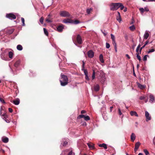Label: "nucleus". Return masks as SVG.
Here are the masks:
<instances>
[{"label":"nucleus","mask_w":155,"mask_h":155,"mask_svg":"<svg viewBox=\"0 0 155 155\" xmlns=\"http://www.w3.org/2000/svg\"><path fill=\"white\" fill-rule=\"evenodd\" d=\"M139 48H137L136 50V51L137 53H139Z\"/></svg>","instance_id":"0e129e2a"},{"label":"nucleus","mask_w":155,"mask_h":155,"mask_svg":"<svg viewBox=\"0 0 155 155\" xmlns=\"http://www.w3.org/2000/svg\"><path fill=\"white\" fill-rule=\"evenodd\" d=\"M77 41L78 43L79 44H82V41L81 36L79 35H78L76 38Z\"/></svg>","instance_id":"423d86ee"},{"label":"nucleus","mask_w":155,"mask_h":155,"mask_svg":"<svg viewBox=\"0 0 155 155\" xmlns=\"http://www.w3.org/2000/svg\"><path fill=\"white\" fill-rule=\"evenodd\" d=\"M110 36L111 39L112 41H115V37L114 36L113 34H110Z\"/></svg>","instance_id":"c9c22d12"},{"label":"nucleus","mask_w":155,"mask_h":155,"mask_svg":"<svg viewBox=\"0 0 155 155\" xmlns=\"http://www.w3.org/2000/svg\"><path fill=\"white\" fill-rule=\"evenodd\" d=\"M83 71L85 75L88 74V71L86 69H83Z\"/></svg>","instance_id":"49530a36"},{"label":"nucleus","mask_w":155,"mask_h":155,"mask_svg":"<svg viewBox=\"0 0 155 155\" xmlns=\"http://www.w3.org/2000/svg\"><path fill=\"white\" fill-rule=\"evenodd\" d=\"M99 146L101 147H103L105 149H107V148L106 144L104 143H103L102 144H99Z\"/></svg>","instance_id":"4be33fe9"},{"label":"nucleus","mask_w":155,"mask_h":155,"mask_svg":"<svg viewBox=\"0 0 155 155\" xmlns=\"http://www.w3.org/2000/svg\"><path fill=\"white\" fill-rule=\"evenodd\" d=\"M60 14L61 16L63 17H69L70 15L68 12L64 11H61Z\"/></svg>","instance_id":"20e7f679"},{"label":"nucleus","mask_w":155,"mask_h":155,"mask_svg":"<svg viewBox=\"0 0 155 155\" xmlns=\"http://www.w3.org/2000/svg\"><path fill=\"white\" fill-rule=\"evenodd\" d=\"M86 111L84 110H82L81 111V114H85L86 113Z\"/></svg>","instance_id":"680f3d73"},{"label":"nucleus","mask_w":155,"mask_h":155,"mask_svg":"<svg viewBox=\"0 0 155 155\" xmlns=\"http://www.w3.org/2000/svg\"><path fill=\"white\" fill-rule=\"evenodd\" d=\"M3 116H4V120H5V121L8 123H9V120H5L7 117V116L6 115H3Z\"/></svg>","instance_id":"f704fd0d"},{"label":"nucleus","mask_w":155,"mask_h":155,"mask_svg":"<svg viewBox=\"0 0 155 155\" xmlns=\"http://www.w3.org/2000/svg\"><path fill=\"white\" fill-rule=\"evenodd\" d=\"M137 85L138 87L141 89L144 88L146 87L145 85H142L139 83H137Z\"/></svg>","instance_id":"412c9836"},{"label":"nucleus","mask_w":155,"mask_h":155,"mask_svg":"<svg viewBox=\"0 0 155 155\" xmlns=\"http://www.w3.org/2000/svg\"><path fill=\"white\" fill-rule=\"evenodd\" d=\"M140 145V143L139 142H137L135 144V147L138 149Z\"/></svg>","instance_id":"c85d7f7f"},{"label":"nucleus","mask_w":155,"mask_h":155,"mask_svg":"<svg viewBox=\"0 0 155 155\" xmlns=\"http://www.w3.org/2000/svg\"><path fill=\"white\" fill-rule=\"evenodd\" d=\"M59 81L61 83V85L62 86L66 85L68 83V78L66 76L64 75L61 74Z\"/></svg>","instance_id":"f257e3e1"},{"label":"nucleus","mask_w":155,"mask_h":155,"mask_svg":"<svg viewBox=\"0 0 155 155\" xmlns=\"http://www.w3.org/2000/svg\"><path fill=\"white\" fill-rule=\"evenodd\" d=\"M139 10L142 14H143L145 11L149 12V9L147 7H145L144 8H140Z\"/></svg>","instance_id":"6e6552de"},{"label":"nucleus","mask_w":155,"mask_h":155,"mask_svg":"<svg viewBox=\"0 0 155 155\" xmlns=\"http://www.w3.org/2000/svg\"><path fill=\"white\" fill-rule=\"evenodd\" d=\"M2 140L4 143H7L8 141V139L7 137H3L2 138Z\"/></svg>","instance_id":"6ab92c4d"},{"label":"nucleus","mask_w":155,"mask_h":155,"mask_svg":"<svg viewBox=\"0 0 155 155\" xmlns=\"http://www.w3.org/2000/svg\"><path fill=\"white\" fill-rule=\"evenodd\" d=\"M140 100H143L145 98V97L143 96H142L140 97Z\"/></svg>","instance_id":"13d9d810"},{"label":"nucleus","mask_w":155,"mask_h":155,"mask_svg":"<svg viewBox=\"0 0 155 155\" xmlns=\"http://www.w3.org/2000/svg\"><path fill=\"white\" fill-rule=\"evenodd\" d=\"M92 80H94L95 78V72L94 70H93V72L91 76Z\"/></svg>","instance_id":"473e14b6"},{"label":"nucleus","mask_w":155,"mask_h":155,"mask_svg":"<svg viewBox=\"0 0 155 155\" xmlns=\"http://www.w3.org/2000/svg\"><path fill=\"white\" fill-rule=\"evenodd\" d=\"M68 143V142L67 141H64L63 143V146H66Z\"/></svg>","instance_id":"052dcab7"},{"label":"nucleus","mask_w":155,"mask_h":155,"mask_svg":"<svg viewBox=\"0 0 155 155\" xmlns=\"http://www.w3.org/2000/svg\"><path fill=\"white\" fill-rule=\"evenodd\" d=\"M137 58L138 59L139 61H140L141 60V58L140 56L139 55V53H137Z\"/></svg>","instance_id":"e433bc0d"},{"label":"nucleus","mask_w":155,"mask_h":155,"mask_svg":"<svg viewBox=\"0 0 155 155\" xmlns=\"http://www.w3.org/2000/svg\"><path fill=\"white\" fill-rule=\"evenodd\" d=\"M94 90L95 91H97L99 90V86L97 84L94 86Z\"/></svg>","instance_id":"393cba45"},{"label":"nucleus","mask_w":155,"mask_h":155,"mask_svg":"<svg viewBox=\"0 0 155 155\" xmlns=\"http://www.w3.org/2000/svg\"><path fill=\"white\" fill-rule=\"evenodd\" d=\"M63 23H65V24H67L68 23H73V21L70 19H69V18L64 19V20H63Z\"/></svg>","instance_id":"ddd939ff"},{"label":"nucleus","mask_w":155,"mask_h":155,"mask_svg":"<svg viewBox=\"0 0 155 155\" xmlns=\"http://www.w3.org/2000/svg\"><path fill=\"white\" fill-rule=\"evenodd\" d=\"M92 10V9L91 8L90 9H87L86 10V12L87 13L89 14H90L91 11Z\"/></svg>","instance_id":"a19ab883"},{"label":"nucleus","mask_w":155,"mask_h":155,"mask_svg":"<svg viewBox=\"0 0 155 155\" xmlns=\"http://www.w3.org/2000/svg\"><path fill=\"white\" fill-rule=\"evenodd\" d=\"M110 44L107 42H106V47L107 48H109L110 47Z\"/></svg>","instance_id":"c03bdc74"},{"label":"nucleus","mask_w":155,"mask_h":155,"mask_svg":"<svg viewBox=\"0 0 155 155\" xmlns=\"http://www.w3.org/2000/svg\"><path fill=\"white\" fill-rule=\"evenodd\" d=\"M50 14L48 15V18H46L45 21L48 23H51L52 22V21L51 19H50Z\"/></svg>","instance_id":"aec40b11"},{"label":"nucleus","mask_w":155,"mask_h":155,"mask_svg":"<svg viewBox=\"0 0 155 155\" xmlns=\"http://www.w3.org/2000/svg\"><path fill=\"white\" fill-rule=\"evenodd\" d=\"M84 118V119L86 121L89 120L90 119V118L88 116H85Z\"/></svg>","instance_id":"58836bf2"},{"label":"nucleus","mask_w":155,"mask_h":155,"mask_svg":"<svg viewBox=\"0 0 155 155\" xmlns=\"http://www.w3.org/2000/svg\"><path fill=\"white\" fill-rule=\"evenodd\" d=\"M119 6H120L119 8H120V9L121 10H123L124 8V6L121 3H119Z\"/></svg>","instance_id":"7c9ffc66"},{"label":"nucleus","mask_w":155,"mask_h":155,"mask_svg":"<svg viewBox=\"0 0 155 155\" xmlns=\"http://www.w3.org/2000/svg\"><path fill=\"white\" fill-rule=\"evenodd\" d=\"M147 56L148 57L149 56L147 55H146L144 56L143 58V61H145L147 60Z\"/></svg>","instance_id":"37998d69"},{"label":"nucleus","mask_w":155,"mask_h":155,"mask_svg":"<svg viewBox=\"0 0 155 155\" xmlns=\"http://www.w3.org/2000/svg\"><path fill=\"white\" fill-rule=\"evenodd\" d=\"M43 30H44V33L45 34L46 36H48V32L47 30V29L45 28H43Z\"/></svg>","instance_id":"2f4dec72"},{"label":"nucleus","mask_w":155,"mask_h":155,"mask_svg":"<svg viewBox=\"0 0 155 155\" xmlns=\"http://www.w3.org/2000/svg\"><path fill=\"white\" fill-rule=\"evenodd\" d=\"M14 29H8L7 30V32L8 34H11L14 32Z\"/></svg>","instance_id":"5701e85b"},{"label":"nucleus","mask_w":155,"mask_h":155,"mask_svg":"<svg viewBox=\"0 0 155 155\" xmlns=\"http://www.w3.org/2000/svg\"><path fill=\"white\" fill-rule=\"evenodd\" d=\"M130 114L132 116H135L136 117H138V115L136 111H131L130 112Z\"/></svg>","instance_id":"f3484780"},{"label":"nucleus","mask_w":155,"mask_h":155,"mask_svg":"<svg viewBox=\"0 0 155 155\" xmlns=\"http://www.w3.org/2000/svg\"><path fill=\"white\" fill-rule=\"evenodd\" d=\"M136 138V136L135 134L134 133H132L131 136H130V139L133 142H134Z\"/></svg>","instance_id":"a211bd4d"},{"label":"nucleus","mask_w":155,"mask_h":155,"mask_svg":"<svg viewBox=\"0 0 155 155\" xmlns=\"http://www.w3.org/2000/svg\"><path fill=\"white\" fill-rule=\"evenodd\" d=\"M8 55L10 58H12L13 57V53L12 51H9L8 53Z\"/></svg>","instance_id":"c756f323"},{"label":"nucleus","mask_w":155,"mask_h":155,"mask_svg":"<svg viewBox=\"0 0 155 155\" xmlns=\"http://www.w3.org/2000/svg\"><path fill=\"white\" fill-rule=\"evenodd\" d=\"M150 32L147 31H146L143 35L144 38L145 39H147L149 35Z\"/></svg>","instance_id":"f8f14e48"},{"label":"nucleus","mask_w":155,"mask_h":155,"mask_svg":"<svg viewBox=\"0 0 155 155\" xmlns=\"http://www.w3.org/2000/svg\"><path fill=\"white\" fill-rule=\"evenodd\" d=\"M85 78L86 80H87V81H89V77H88V74L87 75H85Z\"/></svg>","instance_id":"5fc2aeb1"},{"label":"nucleus","mask_w":155,"mask_h":155,"mask_svg":"<svg viewBox=\"0 0 155 155\" xmlns=\"http://www.w3.org/2000/svg\"><path fill=\"white\" fill-rule=\"evenodd\" d=\"M148 41H146V42H145V44L144 45L145 46H146V45H147V44L148 43Z\"/></svg>","instance_id":"e2e57ef3"},{"label":"nucleus","mask_w":155,"mask_h":155,"mask_svg":"<svg viewBox=\"0 0 155 155\" xmlns=\"http://www.w3.org/2000/svg\"><path fill=\"white\" fill-rule=\"evenodd\" d=\"M145 46L144 45H143L142 47H141L140 49V50H139V51H140V54L141 53V51L142 50V49L144 48L145 47Z\"/></svg>","instance_id":"4d7b16f0"},{"label":"nucleus","mask_w":155,"mask_h":155,"mask_svg":"<svg viewBox=\"0 0 155 155\" xmlns=\"http://www.w3.org/2000/svg\"><path fill=\"white\" fill-rule=\"evenodd\" d=\"M0 101L2 103L5 104V102L4 100L0 97Z\"/></svg>","instance_id":"8fccbe9b"},{"label":"nucleus","mask_w":155,"mask_h":155,"mask_svg":"<svg viewBox=\"0 0 155 155\" xmlns=\"http://www.w3.org/2000/svg\"><path fill=\"white\" fill-rule=\"evenodd\" d=\"M118 13V15H117L116 19L117 20L119 21V22H120L121 21V17H120V13L119 12H117Z\"/></svg>","instance_id":"dca6fc26"},{"label":"nucleus","mask_w":155,"mask_h":155,"mask_svg":"<svg viewBox=\"0 0 155 155\" xmlns=\"http://www.w3.org/2000/svg\"><path fill=\"white\" fill-rule=\"evenodd\" d=\"M80 23V21L77 20H75L74 22V23L75 24H78Z\"/></svg>","instance_id":"3c124183"},{"label":"nucleus","mask_w":155,"mask_h":155,"mask_svg":"<svg viewBox=\"0 0 155 155\" xmlns=\"http://www.w3.org/2000/svg\"><path fill=\"white\" fill-rule=\"evenodd\" d=\"M87 55L89 58H92L94 56V52L92 50H90L87 52Z\"/></svg>","instance_id":"9d476101"},{"label":"nucleus","mask_w":155,"mask_h":155,"mask_svg":"<svg viewBox=\"0 0 155 155\" xmlns=\"http://www.w3.org/2000/svg\"><path fill=\"white\" fill-rule=\"evenodd\" d=\"M20 63V61H16L14 64V66L15 67H17L19 65V64Z\"/></svg>","instance_id":"cd10ccee"},{"label":"nucleus","mask_w":155,"mask_h":155,"mask_svg":"<svg viewBox=\"0 0 155 155\" xmlns=\"http://www.w3.org/2000/svg\"><path fill=\"white\" fill-rule=\"evenodd\" d=\"M21 21L22 23V26H25V23L24 18H21Z\"/></svg>","instance_id":"ea45409f"},{"label":"nucleus","mask_w":155,"mask_h":155,"mask_svg":"<svg viewBox=\"0 0 155 155\" xmlns=\"http://www.w3.org/2000/svg\"><path fill=\"white\" fill-rule=\"evenodd\" d=\"M112 44L113 45H114V47L117 46V44L116 42L115 41H112Z\"/></svg>","instance_id":"864d4df0"},{"label":"nucleus","mask_w":155,"mask_h":155,"mask_svg":"<svg viewBox=\"0 0 155 155\" xmlns=\"http://www.w3.org/2000/svg\"><path fill=\"white\" fill-rule=\"evenodd\" d=\"M102 32L103 33L104 36H106L107 34V32L105 31H103L102 30H101Z\"/></svg>","instance_id":"de8ad7c7"},{"label":"nucleus","mask_w":155,"mask_h":155,"mask_svg":"<svg viewBox=\"0 0 155 155\" xmlns=\"http://www.w3.org/2000/svg\"><path fill=\"white\" fill-rule=\"evenodd\" d=\"M143 152L146 155H148L149 154V152L147 149H144L143 150Z\"/></svg>","instance_id":"4c0bfd02"},{"label":"nucleus","mask_w":155,"mask_h":155,"mask_svg":"<svg viewBox=\"0 0 155 155\" xmlns=\"http://www.w3.org/2000/svg\"><path fill=\"white\" fill-rule=\"evenodd\" d=\"M44 18L43 17L39 19L40 22L41 24H43V23Z\"/></svg>","instance_id":"79ce46f5"},{"label":"nucleus","mask_w":155,"mask_h":155,"mask_svg":"<svg viewBox=\"0 0 155 155\" xmlns=\"http://www.w3.org/2000/svg\"><path fill=\"white\" fill-rule=\"evenodd\" d=\"M17 49L19 51H21L23 49L22 46L20 45H18L17 46Z\"/></svg>","instance_id":"b1692460"},{"label":"nucleus","mask_w":155,"mask_h":155,"mask_svg":"<svg viewBox=\"0 0 155 155\" xmlns=\"http://www.w3.org/2000/svg\"><path fill=\"white\" fill-rule=\"evenodd\" d=\"M82 125L83 126H86V122H84L83 124H82Z\"/></svg>","instance_id":"338daca9"},{"label":"nucleus","mask_w":155,"mask_h":155,"mask_svg":"<svg viewBox=\"0 0 155 155\" xmlns=\"http://www.w3.org/2000/svg\"><path fill=\"white\" fill-rule=\"evenodd\" d=\"M131 31H134L135 29V27L134 25L130 26L129 27Z\"/></svg>","instance_id":"72a5a7b5"},{"label":"nucleus","mask_w":155,"mask_h":155,"mask_svg":"<svg viewBox=\"0 0 155 155\" xmlns=\"http://www.w3.org/2000/svg\"><path fill=\"white\" fill-rule=\"evenodd\" d=\"M99 59L100 61L102 63H104V60L103 58V56L102 54H101L99 56Z\"/></svg>","instance_id":"a878e982"},{"label":"nucleus","mask_w":155,"mask_h":155,"mask_svg":"<svg viewBox=\"0 0 155 155\" xmlns=\"http://www.w3.org/2000/svg\"><path fill=\"white\" fill-rule=\"evenodd\" d=\"M150 101L151 103H153L155 102V97L151 94L150 95Z\"/></svg>","instance_id":"9b49d317"},{"label":"nucleus","mask_w":155,"mask_h":155,"mask_svg":"<svg viewBox=\"0 0 155 155\" xmlns=\"http://www.w3.org/2000/svg\"><path fill=\"white\" fill-rule=\"evenodd\" d=\"M119 3H112L110 5V10L112 11H115L117 10L119 8Z\"/></svg>","instance_id":"f03ea898"},{"label":"nucleus","mask_w":155,"mask_h":155,"mask_svg":"<svg viewBox=\"0 0 155 155\" xmlns=\"http://www.w3.org/2000/svg\"><path fill=\"white\" fill-rule=\"evenodd\" d=\"M11 102L13 103L15 105H18L20 103V100L19 99L17 98L13 101V102L11 101Z\"/></svg>","instance_id":"2eb2a0df"},{"label":"nucleus","mask_w":155,"mask_h":155,"mask_svg":"<svg viewBox=\"0 0 155 155\" xmlns=\"http://www.w3.org/2000/svg\"><path fill=\"white\" fill-rule=\"evenodd\" d=\"M100 73L101 74V82L103 84H104L105 81H106V78H105V76L104 73L101 71H99Z\"/></svg>","instance_id":"7ed1b4c3"},{"label":"nucleus","mask_w":155,"mask_h":155,"mask_svg":"<svg viewBox=\"0 0 155 155\" xmlns=\"http://www.w3.org/2000/svg\"><path fill=\"white\" fill-rule=\"evenodd\" d=\"M10 71L13 74V75H15L16 74H15V72H14V71L12 70V69L10 67Z\"/></svg>","instance_id":"603ef678"},{"label":"nucleus","mask_w":155,"mask_h":155,"mask_svg":"<svg viewBox=\"0 0 155 155\" xmlns=\"http://www.w3.org/2000/svg\"><path fill=\"white\" fill-rule=\"evenodd\" d=\"M8 110H9V111L11 113H12L13 111V110H12V109L11 108H8Z\"/></svg>","instance_id":"bf43d9fd"},{"label":"nucleus","mask_w":155,"mask_h":155,"mask_svg":"<svg viewBox=\"0 0 155 155\" xmlns=\"http://www.w3.org/2000/svg\"><path fill=\"white\" fill-rule=\"evenodd\" d=\"M87 145L89 147L90 149H93L94 148V145L93 144H91L89 143H87Z\"/></svg>","instance_id":"bb28decb"},{"label":"nucleus","mask_w":155,"mask_h":155,"mask_svg":"<svg viewBox=\"0 0 155 155\" xmlns=\"http://www.w3.org/2000/svg\"><path fill=\"white\" fill-rule=\"evenodd\" d=\"M118 113L120 115H121L122 114V113L120 108H118Z\"/></svg>","instance_id":"6e6d98bb"},{"label":"nucleus","mask_w":155,"mask_h":155,"mask_svg":"<svg viewBox=\"0 0 155 155\" xmlns=\"http://www.w3.org/2000/svg\"><path fill=\"white\" fill-rule=\"evenodd\" d=\"M85 115L83 114H81L78 117V118H84L85 117Z\"/></svg>","instance_id":"09e8293b"},{"label":"nucleus","mask_w":155,"mask_h":155,"mask_svg":"<svg viewBox=\"0 0 155 155\" xmlns=\"http://www.w3.org/2000/svg\"><path fill=\"white\" fill-rule=\"evenodd\" d=\"M73 154V153L71 150L68 153V150H66L63 151L61 155H72Z\"/></svg>","instance_id":"0eeeda50"},{"label":"nucleus","mask_w":155,"mask_h":155,"mask_svg":"<svg viewBox=\"0 0 155 155\" xmlns=\"http://www.w3.org/2000/svg\"><path fill=\"white\" fill-rule=\"evenodd\" d=\"M6 17L10 20L15 19L16 18V16L12 13L7 14Z\"/></svg>","instance_id":"39448f33"},{"label":"nucleus","mask_w":155,"mask_h":155,"mask_svg":"<svg viewBox=\"0 0 155 155\" xmlns=\"http://www.w3.org/2000/svg\"><path fill=\"white\" fill-rule=\"evenodd\" d=\"M114 48L115 52H117V46L114 47Z\"/></svg>","instance_id":"69168bd1"},{"label":"nucleus","mask_w":155,"mask_h":155,"mask_svg":"<svg viewBox=\"0 0 155 155\" xmlns=\"http://www.w3.org/2000/svg\"><path fill=\"white\" fill-rule=\"evenodd\" d=\"M126 56L127 57V58L129 59H130V56H129V55L128 54H126Z\"/></svg>","instance_id":"774afa93"},{"label":"nucleus","mask_w":155,"mask_h":155,"mask_svg":"<svg viewBox=\"0 0 155 155\" xmlns=\"http://www.w3.org/2000/svg\"><path fill=\"white\" fill-rule=\"evenodd\" d=\"M154 51H155V50L154 49H150L149 50V51H148L147 53H149L151 52H153Z\"/></svg>","instance_id":"a18cd8bd"},{"label":"nucleus","mask_w":155,"mask_h":155,"mask_svg":"<svg viewBox=\"0 0 155 155\" xmlns=\"http://www.w3.org/2000/svg\"><path fill=\"white\" fill-rule=\"evenodd\" d=\"M145 116L146 117V121H148L151 120V117L150 116L149 114L147 111L145 112Z\"/></svg>","instance_id":"1a4fd4ad"},{"label":"nucleus","mask_w":155,"mask_h":155,"mask_svg":"<svg viewBox=\"0 0 155 155\" xmlns=\"http://www.w3.org/2000/svg\"><path fill=\"white\" fill-rule=\"evenodd\" d=\"M64 29V27L62 25H60L57 27V31L60 32H61Z\"/></svg>","instance_id":"4468645a"}]
</instances>
